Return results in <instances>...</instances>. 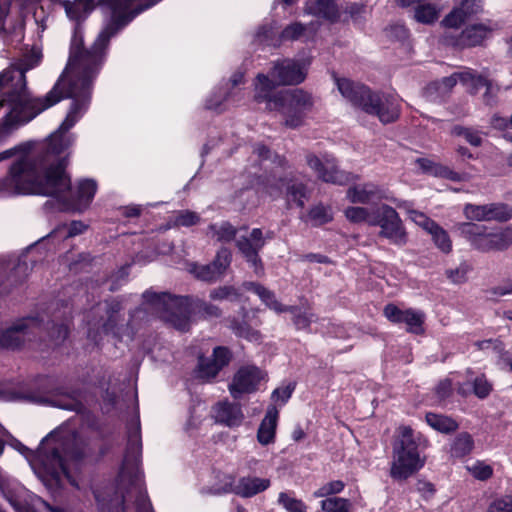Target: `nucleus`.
Masks as SVG:
<instances>
[{"mask_svg":"<svg viewBox=\"0 0 512 512\" xmlns=\"http://www.w3.org/2000/svg\"><path fill=\"white\" fill-rule=\"evenodd\" d=\"M416 164L424 173H428L436 177H442L455 182L463 180L461 174L453 171L448 166L436 163L428 158H418L416 159Z\"/></svg>","mask_w":512,"mask_h":512,"instance_id":"nucleus-26","label":"nucleus"},{"mask_svg":"<svg viewBox=\"0 0 512 512\" xmlns=\"http://www.w3.org/2000/svg\"><path fill=\"white\" fill-rule=\"evenodd\" d=\"M40 326L37 319L26 318L19 320L6 330L0 329V347L17 348L30 333H34Z\"/></svg>","mask_w":512,"mask_h":512,"instance_id":"nucleus-16","label":"nucleus"},{"mask_svg":"<svg viewBox=\"0 0 512 512\" xmlns=\"http://www.w3.org/2000/svg\"><path fill=\"white\" fill-rule=\"evenodd\" d=\"M477 77L483 80L484 83H478L476 81H473L472 83H470L469 92L471 94H475L478 92L480 88L484 87L486 90L483 95V101L486 105H493L495 103L498 88L494 87L492 82L489 81L484 76L477 74Z\"/></svg>","mask_w":512,"mask_h":512,"instance_id":"nucleus-34","label":"nucleus"},{"mask_svg":"<svg viewBox=\"0 0 512 512\" xmlns=\"http://www.w3.org/2000/svg\"><path fill=\"white\" fill-rule=\"evenodd\" d=\"M321 508L324 512H349L350 502L345 498L331 497L321 501Z\"/></svg>","mask_w":512,"mask_h":512,"instance_id":"nucleus-42","label":"nucleus"},{"mask_svg":"<svg viewBox=\"0 0 512 512\" xmlns=\"http://www.w3.org/2000/svg\"><path fill=\"white\" fill-rule=\"evenodd\" d=\"M316 10L318 14L327 19H334L337 16V10L333 0H318Z\"/></svg>","mask_w":512,"mask_h":512,"instance_id":"nucleus-54","label":"nucleus"},{"mask_svg":"<svg viewBox=\"0 0 512 512\" xmlns=\"http://www.w3.org/2000/svg\"><path fill=\"white\" fill-rule=\"evenodd\" d=\"M279 412L274 405L267 408L266 415L260 423L257 438L262 445H268L274 441Z\"/></svg>","mask_w":512,"mask_h":512,"instance_id":"nucleus-24","label":"nucleus"},{"mask_svg":"<svg viewBox=\"0 0 512 512\" xmlns=\"http://www.w3.org/2000/svg\"><path fill=\"white\" fill-rule=\"evenodd\" d=\"M451 135L455 137H462L467 143L474 147H479L483 140L482 133L479 130L462 125L453 126L451 129Z\"/></svg>","mask_w":512,"mask_h":512,"instance_id":"nucleus-33","label":"nucleus"},{"mask_svg":"<svg viewBox=\"0 0 512 512\" xmlns=\"http://www.w3.org/2000/svg\"><path fill=\"white\" fill-rule=\"evenodd\" d=\"M199 221H200V216L197 213H195L193 211H189V210H183V211L178 212L174 216L173 223L175 226H178V227L179 226L190 227V226L198 224Z\"/></svg>","mask_w":512,"mask_h":512,"instance_id":"nucleus-50","label":"nucleus"},{"mask_svg":"<svg viewBox=\"0 0 512 512\" xmlns=\"http://www.w3.org/2000/svg\"><path fill=\"white\" fill-rule=\"evenodd\" d=\"M308 63L294 59L275 61L270 70V76L281 86L298 85L307 76Z\"/></svg>","mask_w":512,"mask_h":512,"instance_id":"nucleus-11","label":"nucleus"},{"mask_svg":"<svg viewBox=\"0 0 512 512\" xmlns=\"http://www.w3.org/2000/svg\"><path fill=\"white\" fill-rule=\"evenodd\" d=\"M212 357V361L215 362V365L212 367L210 374L217 375L224 366L228 365L231 359V354L225 347H216L213 351Z\"/></svg>","mask_w":512,"mask_h":512,"instance_id":"nucleus-43","label":"nucleus"},{"mask_svg":"<svg viewBox=\"0 0 512 512\" xmlns=\"http://www.w3.org/2000/svg\"><path fill=\"white\" fill-rule=\"evenodd\" d=\"M486 512H512V495L496 499Z\"/></svg>","mask_w":512,"mask_h":512,"instance_id":"nucleus-57","label":"nucleus"},{"mask_svg":"<svg viewBox=\"0 0 512 512\" xmlns=\"http://www.w3.org/2000/svg\"><path fill=\"white\" fill-rule=\"evenodd\" d=\"M409 215L410 219L422 229H424L427 233H430V231H432L437 226V223L434 220L420 211L411 210L409 211Z\"/></svg>","mask_w":512,"mask_h":512,"instance_id":"nucleus-51","label":"nucleus"},{"mask_svg":"<svg viewBox=\"0 0 512 512\" xmlns=\"http://www.w3.org/2000/svg\"><path fill=\"white\" fill-rule=\"evenodd\" d=\"M345 216L351 222H367L369 224V220L373 219L374 212L370 213L367 208L364 207H349L345 210Z\"/></svg>","mask_w":512,"mask_h":512,"instance_id":"nucleus-48","label":"nucleus"},{"mask_svg":"<svg viewBox=\"0 0 512 512\" xmlns=\"http://www.w3.org/2000/svg\"><path fill=\"white\" fill-rule=\"evenodd\" d=\"M209 296L212 300L217 301H237L240 297V293L234 286L224 285L212 289Z\"/></svg>","mask_w":512,"mask_h":512,"instance_id":"nucleus-41","label":"nucleus"},{"mask_svg":"<svg viewBox=\"0 0 512 512\" xmlns=\"http://www.w3.org/2000/svg\"><path fill=\"white\" fill-rule=\"evenodd\" d=\"M308 216L315 226L326 224L333 219L331 208L322 204H318L312 207L308 213Z\"/></svg>","mask_w":512,"mask_h":512,"instance_id":"nucleus-38","label":"nucleus"},{"mask_svg":"<svg viewBox=\"0 0 512 512\" xmlns=\"http://www.w3.org/2000/svg\"><path fill=\"white\" fill-rule=\"evenodd\" d=\"M235 245L245 260L253 267L255 274L263 275V264L259 257V252L265 245L262 230L254 228L248 234L239 233Z\"/></svg>","mask_w":512,"mask_h":512,"instance_id":"nucleus-9","label":"nucleus"},{"mask_svg":"<svg viewBox=\"0 0 512 512\" xmlns=\"http://www.w3.org/2000/svg\"><path fill=\"white\" fill-rule=\"evenodd\" d=\"M82 456L80 449L75 446L74 438L59 440L55 435L50 434L42 441L30 463L44 485L54 490L61 486L62 477H66L72 485H76L68 473L67 461H78Z\"/></svg>","mask_w":512,"mask_h":512,"instance_id":"nucleus-2","label":"nucleus"},{"mask_svg":"<svg viewBox=\"0 0 512 512\" xmlns=\"http://www.w3.org/2000/svg\"><path fill=\"white\" fill-rule=\"evenodd\" d=\"M414 17L418 22L430 24L437 19V11L431 4L419 5Z\"/></svg>","mask_w":512,"mask_h":512,"instance_id":"nucleus-47","label":"nucleus"},{"mask_svg":"<svg viewBox=\"0 0 512 512\" xmlns=\"http://www.w3.org/2000/svg\"><path fill=\"white\" fill-rule=\"evenodd\" d=\"M491 293L495 296H506V295H511L512 294V283H511V280L502 284V285H499V286H496L494 288L491 289Z\"/></svg>","mask_w":512,"mask_h":512,"instance_id":"nucleus-64","label":"nucleus"},{"mask_svg":"<svg viewBox=\"0 0 512 512\" xmlns=\"http://www.w3.org/2000/svg\"><path fill=\"white\" fill-rule=\"evenodd\" d=\"M425 418L430 427L442 433H450L458 428L456 421L448 416L429 412Z\"/></svg>","mask_w":512,"mask_h":512,"instance_id":"nucleus-31","label":"nucleus"},{"mask_svg":"<svg viewBox=\"0 0 512 512\" xmlns=\"http://www.w3.org/2000/svg\"><path fill=\"white\" fill-rule=\"evenodd\" d=\"M29 273V266L26 262H18L9 276L10 281L22 283Z\"/></svg>","mask_w":512,"mask_h":512,"instance_id":"nucleus-59","label":"nucleus"},{"mask_svg":"<svg viewBox=\"0 0 512 512\" xmlns=\"http://www.w3.org/2000/svg\"><path fill=\"white\" fill-rule=\"evenodd\" d=\"M344 486L345 484L340 480L331 481L316 490L314 492V497L321 498L340 493L344 489Z\"/></svg>","mask_w":512,"mask_h":512,"instance_id":"nucleus-52","label":"nucleus"},{"mask_svg":"<svg viewBox=\"0 0 512 512\" xmlns=\"http://www.w3.org/2000/svg\"><path fill=\"white\" fill-rule=\"evenodd\" d=\"M473 439L468 433H460L451 443L450 453L454 457H464L473 449Z\"/></svg>","mask_w":512,"mask_h":512,"instance_id":"nucleus-32","label":"nucleus"},{"mask_svg":"<svg viewBox=\"0 0 512 512\" xmlns=\"http://www.w3.org/2000/svg\"><path fill=\"white\" fill-rule=\"evenodd\" d=\"M107 313L109 314V318L107 323L104 325L105 330H112L114 323H115V317L114 315L117 314L121 310V305L118 301H112L111 303L107 304Z\"/></svg>","mask_w":512,"mask_h":512,"instance_id":"nucleus-62","label":"nucleus"},{"mask_svg":"<svg viewBox=\"0 0 512 512\" xmlns=\"http://www.w3.org/2000/svg\"><path fill=\"white\" fill-rule=\"evenodd\" d=\"M492 390V385L484 377H477L473 384V391L479 398H486Z\"/></svg>","mask_w":512,"mask_h":512,"instance_id":"nucleus-58","label":"nucleus"},{"mask_svg":"<svg viewBox=\"0 0 512 512\" xmlns=\"http://www.w3.org/2000/svg\"><path fill=\"white\" fill-rule=\"evenodd\" d=\"M512 244V229L505 228L491 231L492 250H504Z\"/></svg>","mask_w":512,"mask_h":512,"instance_id":"nucleus-37","label":"nucleus"},{"mask_svg":"<svg viewBox=\"0 0 512 512\" xmlns=\"http://www.w3.org/2000/svg\"><path fill=\"white\" fill-rule=\"evenodd\" d=\"M233 330L237 336L249 341H259L261 338L260 333L257 330L252 329L247 324H238L233 328Z\"/></svg>","mask_w":512,"mask_h":512,"instance_id":"nucleus-56","label":"nucleus"},{"mask_svg":"<svg viewBox=\"0 0 512 512\" xmlns=\"http://www.w3.org/2000/svg\"><path fill=\"white\" fill-rule=\"evenodd\" d=\"M246 228H236L227 221L210 224L207 228V236L221 243L236 241L237 235Z\"/></svg>","mask_w":512,"mask_h":512,"instance_id":"nucleus-27","label":"nucleus"},{"mask_svg":"<svg viewBox=\"0 0 512 512\" xmlns=\"http://www.w3.org/2000/svg\"><path fill=\"white\" fill-rule=\"evenodd\" d=\"M460 235L467 240L470 245L479 251L489 252L491 248V231L484 225L471 222H465L458 225Z\"/></svg>","mask_w":512,"mask_h":512,"instance_id":"nucleus-19","label":"nucleus"},{"mask_svg":"<svg viewBox=\"0 0 512 512\" xmlns=\"http://www.w3.org/2000/svg\"><path fill=\"white\" fill-rule=\"evenodd\" d=\"M341 95L355 108L376 116L383 124L396 121L400 116L399 100L392 95L373 92L369 87L347 78L335 77Z\"/></svg>","mask_w":512,"mask_h":512,"instance_id":"nucleus-3","label":"nucleus"},{"mask_svg":"<svg viewBox=\"0 0 512 512\" xmlns=\"http://www.w3.org/2000/svg\"><path fill=\"white\" fill-rule=\"evenodd\" d=\"M231 260V251L223 247L217 252L215 259L210 264L212 265L216 273H218V275L221 277L224 275L225 271L230 266Z\"/></svg>","mask_w":512,"mask_h":512,"instance_id":"nucleus-40","label":"nucleus"},{"mask_svg":"<svg viewBox=\"0 0 512 512\" xmlns=\"http://www.w3.org/2000/svg\"><path fill=\"white\" fill-rule=\"evenodd\" d=\"M146 310L155 313L163 321L179 331L190 327V310L187 298L172 296L168 293L146 291L143 294Z\"/></svg>","mask_w":512,"mask_h":512,"instance_id":"nucleus-4","label":"nucleus"},{"mask_svg":"<svg viewBox=\"0 0 512 512\" xmlns=\"http://www.w3.org/2000/svg\"><path fill=\"white\" fill-rule=\"evenodd\" d=\"M465 217L469 220L488 221L487 204L474 205L466 204L463 209Z\"/></svg>","mask_w":512,"mask_h":512,"instance_id":"nucleus-46","label":"nucleus"},{"mask_svg":"<svg viewBox=\"0 0 512 512\" xmlns=\"http://www.w3.org/2000/svg\"><path fill=\"white\" fill-rule=\"evenodd\" d=\"M384 316L392 323L405 324L409 333L420 335L424 333L425 313L412 308L401 309L389 303L383 309Z\"/></svg>","mask_w":512,"mask_h":512,"instance_id":"nucleus-14","label":"nucleus"},{"mask_svg":"<svg viewBox=\"0 0 512 512\" xmlns=\"http://www.w3.org/2000/svg\"><path fill=\"white\" fill-rule=\"evenodd\" d=\"M469 472L478 480H487L493 474V469L490 465H487L482 462H477L472 466L468 467Z\"/></svg>","mask_w":512,"mask_h":512,"instance_id":"nucleus-53","label":"nucleus"},{"mask_svg":"<svg viewBox=\"0 0 512 512\" xmlns=\"http://www.w3.org/2000/svg\"><path fill=\"white\" fill-rule=\"evenodd\" d=\"M270 486V480L258 477H242L236 485L226 484L216 494L234 493L243 498H250L265 491Z\"/></svg>","mask_w":512,"mask_h":512,"instance_id":"nucleus-20","label":"nucleus"},{"mask_svg":"<svg viewBox=\"0 0 512 512\" xmlns=\"http://www.w3.org/2000/svg\"><path fill=\"white\" fill-rule=\"evenodd\" d=\"M436 393L441 399L450 396L452 393L451 381L449 379L441 381L436 387Z\"/></svg>","mask_w":512,"mask_h":512,"instance_id":"nucleus-63","label":"nucleus"},{"mask_svg":"<svg viewBox=\"0 0 512 512\" xmlns=\"http://www.w3.org/2000/svg\"><path fill=\"white\" fill-rule=\"evenodd\" d=\"M369 225L381 228L379 235L391 243L403 246L407 242V234L397 211L389 205H382L374 211Z\"/></svg>","mask_w":512,"mask_h":512,"instance_id":"nucleus-8","label":"nucleus"},{"mask_svg":"<svg viewBox=\"0 0 512 512\" xmlns=\"http://www.w3.org/2000/svg\"><path fill=\"white\" fill-rule=\"evenodd\" d=\"M393 462L390 475L393 479L406 480L424 465L418 452V442L408 426L399 428V437L393 448Z\"/></svg>","mask_w":512,"mask_h":512,"instance_id":"nucleus-5","label":"nucleus"},{"mask_svg":"<svg viewBox=\"0 0 512 512\" xmlns=\"http://www.w3.org/2000/svg\"><path fill=\"white\" fill-rule=\"evenodd\" d=\"M278 502L281 504L288 512H306L307 506L305 503L294 497H291L289 494L285 492H281L278 497Z\"/></svg>","mask_w":512,"mask_h":512,"instance_id":"nucleus-44","label":"nucleus"},{"mask_svg":"<svg viewBox=\"0 0 512 512\" xmlns=\"http://www.w3.org/2000/svg\"><path fill=\"white\" fill-rule=\"evenodd\" d=\"M311 28V26H305L300 22H294L288 26H286L281 34L280 38L283 41H294L300 39V37L304 34V32Z\"/></svg>","mask_w":512,"mask_h":512,"instance_id":"nucleus-45","label":"nucleus"},{"mask_svg":"<svg viewBox=\"0 0 512 512\" xmlns=\"http://www.w3.org/2000/svg\"><path fill=\"white\" fill-rule=\"evenodd\" d=\"M141 435H140V427H134L128 435V444L126 449V454L124 458V466L121 472V478H125L126 470L130 464H137L140 456H141Z\"/></svg>","mask_w":512,"mask_h":512,"instance_id":"nucleus-25","label":"nucleus"},{"mask_svg":"<svg viewBox=\"0 0 512 512\" xmlns=\"http://www.w3.org/2000/svg\"><path fill=\"white\" fill-rule=\"evenodd\" d=\"M214 365H215V362H213L212 360L200 358L199 359V370H198L199 377L203 378V379H207V380L214 378L216 375L210 374L212 367Z\"/></svg>","mask_w":512,"mask_h":512,"instance_id":"nucleus-61","label":"nucleus"},{"mask_svg":"<svg viewBox=\"0 0 512 512\" xmlns=\"http://www.w3.org/2000/svg\"><path fill=\"white\" fill-rule=\"evenodd\" d=\"M196 308L198 313H200L205 318H218L222 314L218 306L205 301H198Z\"/></svg>","mask_w":512,"mask_h":512,"instance_id":"nucleus-55","label":"nucleus"},{"mask_svg":"<svg viewBox=\"0 0 512 512\" xmlns=\"http://www.w3.org/2000/svg\"><path fill=\"white\" fill-rule=\"evenodd\" d=\"M189 272L197 279L205 282H215L220 278L211 264L199 265L192 263L189 265Z\"/></svg>","mask_w":512,"mask_h":512,"instance_id":"nucleus-35","label":"nucleus"},{"mask_svg":"<svg viewBox=\"0 0 512 512\" xmlns=\"http://www.w3.org/2000/svg\"><path fill=\"white\" fill-rule=\"evenodd\" d=\"M264 377L265 373L257 366L246 365L239 368L229 385L232 397L237 399L244 393L254 392Z\"/></svg>","mask_w":512,"mask_h":512,"instance_id":"nucleus-15","label":"nucleus"},{"mask_svg":"<svg viewBox=\"0 0 512 512\" xmlns=\"http://www.w3.org/2000/svg\"><path fill=\"white\" fill-rule=\"evenodd\" d=\"M458 81L465 85L468 90L470 87V83H472L473 81H476L478 83H484L483 80L477 77V73H475L472 70H467L463 72L454 73L448 77L442 78L440 81L431 83L426 88V93L431 95L432 93L436 92L440 96H445L457 84Z\"/></svg>","mask_w":512,"mask_h":512,"instance_id":"nucleus-22","label":"nucleus"},{"mask_svg":"<svg viewBox=\"0 0 512 512\" xmlns=\"http://www.w3.org/2000/svg\"><path fill=\"white\" fill-rule=\"evenodd\" d=\"M284 312L292 314V322L297 330L309 329L312 322L316 320V316L311 311H303L299 306H287Z\"/></svg>","mask_w":512,"mask_h":512,"instance_id":"nucleus-30","label":"nucleus"},{"mask_svg":"<svg viewBox=\"0 0 512 512\" xmlns=\"http://www.w3.org/2000/svg\"><path fill=\"white\" fill-rule=\"evenodd\" d=\"M306 162L318 178L324 182L344 185L352 179L351 174L338 168L335 159L330 155L319 158L314 154H308Z\"/></svg>","mask_w":512,"mask_h":512,"instance_id":"nucleus-12","label":"nucleus"},{"mask_svg":"<svg viewBox=\"0 0 512 512\" xmlns=\"http://www.w3.org/2000/svg\"><path fill=\"white\" fill-rule=\"evenodd\" d=\"M434 244L444 253L452 250V242L446 230L437 224V226L429 233Z\"/></svg>","mask_w":512,"mask_h":512,"instance_id":"nucleus-39","label":"nucleus"},{"mask_svg":"<svg viewBox=\"0 0 512 512\" xmlns=\"http://www.w3.org/2000/svg\"><path fill=\"white\" fill-rule=\"evenodd\" d=\"M295 383H289L284 387H280L275 389L272 392V399L274 401H281L282 403H286L291 397L293 391L295 390Z\"/></svg>","mask_w":512,"mask_h":512,"instance_id":"nucleus-60","label":"nucleus"},{"mask_svg":"<svg viewBox=\"0 0 512 512\" xmlns=\"http://www.w3.org/2000/svg\"><path fill=\"white\" fill-rule=\"evenodd\" d=\"M71 128L72 127L67 128V130H65V132H64L65 136L71 139V144L63 152V155L65 156L64 171H66V167L68 165V157L70 155V148L73 145L74 140H75L74 136L69 133V130ZM65 174L67 175L68 178H70V176L67 174V172H65ZM69 182L71 183V179H69ZM96 190H97V185H96L95 181L82 180L78 184L75 198L73 197L72 192H71V184L69 185V189L67 190V192H65L63 197H57V196H54V197L57 198L59 201L63 202L64 204H70L72 201H75L76 208L79 211H82L90 205L91 201L94 198Z\"/></svg>","mask_w":512,"mask_h":512,"instance_id":"nucleus-10","label":"nucleus"},{"mask_svg":"<svg viewBox=\"0 0 512 512\" xmlns=\"http://www.w3.org/2000/svg\"><path fill=\"white\" fill-rule=\"evenodd\" d=\"M277 86L280 85L277 84V81L274 78L269 75L259 73L254 81V100L257 103H265V109L268 111L276 110L279 102L277 101L279 92L275 93L274 90Z\"/></svg>","mask_w":512,"mask_h":512,"instance_id":"nucleus-18","label":"nucleus"},{"mask_svg":"<svg viewBox=\"0 0 512 512\" xmlns=\"http://www.w3.org/2000/svg\"><path fill=\"white\" fill-rule=\"evenodd\" d=\"M488 221H508L512 218V207L504 203L487 204Z\"/></svg>","mask_w":512,"mask_h":512,"instance_id":"nucleus-36","label":"nucleus"},{"mask_svg":"<svg viewBox=\"0 0 512 512\" xmlns=\"http://www.w3.org/2000/svg\"><path fill=\"white\" fill-rule=\"evenodd\" d=\"M277 109L285 118L284 125L297 128L303 124L304 117L314 105L312 95L302 89L280 91Z\"/></svg>","mask_w":512,"mask_h":512,"instance_id":"nucleus-7","label":"nucleus"},{"mask_svg":"<svg viewBox=\"0 0 512 512\" xmlns=\"http://www.w3.org/2000/svg\"><path fill=\"white\" fill-rule=\"evenodd\" d=\"M484 11V0H457L455 6L449 14L445 16L442 23L448 28H458L467 19L478 15Z\"/></svg>","mask_w":512,"mask_h":512,"instance_id":"nucleus-17","label":"nucleus"},{"mask_svg":"<svg viewBox=\"0 0 512 512\" xmlns=\"http://www.w3.org/2000/svg\"><path fill=\"white\" fill-rule=\"evenodd\" d=\"M243 288L255 293L261 301L276 313H283L287 306L281 304L273 291L256 282H244Z\"/></svg>","mask_w":512,"mask_h":512,"instance_id":"nucleus-28","label":"nucleus"},{"mask_svg":"<svg viewBox=\"0 0 512 512\" xmlns=\"http://www.w3.org/2000/svg\"><path fill=\"white\" fill-rule=\"evenodd\" d=\"M263 185L265 193L271 198L283 197L287 208L293 206L304 208L306 201L310 198L307 185L292 173L282 175L275 171L266 177Z\"/></svg>","mask_w":512,"mask_h":512,"instance_id":"nucleus-6","label":"nucleus"},{"mask_svg":"<svg viewBox=\"0 0 512 512\" xmlns=\"http://www.w3.org/2000/svg\"><path fill=\"white\" fill-rule=\"evenodd\" d=\"M493 28L491 22L474 23L468 25L460 33H446L444 36L445 42L449 45L459 48L476 47L483 44V42L491 35Z\"/></svg>","mask_w":512,"mask_h":512,"instance_id":"nucleus-13","label":"nucleus"},{"mask_svg":"<svg viewBox=\"0 0 512 512\" xmlns=\"http://www.w3.org/2000/svg\"><path fill=\"white\" fill-rule=\"evenodd\" d=\"M470 266L466 263H460L456 268L447 269L445 274L447 278L454 284H461L467 280V274Z\"/></svg>","mask_w":512,"mask_h":512,"instance_id":"nucleus-49","label":"nucleus"},{"mask_svg":"<svg viewBox=\"0 0 512 512\" xmlns=\"http://www.w3.org/2000/svg\"><path fill=\"white\" fill-rule=\"evenodd\" d=\"M131 490L128 493H135V505L137 512H153L151 503L147 497L146 491L142 487L141 475L137 471L131 482Z\"/></svg>","mask_w":512,"mask_h":512,"instance_id":"nucleus-29","label":"nucleus"},{"mask_svg":"<svg viewBox=\"0 0 512 512\" xmlns=\"http://www.w3.org/2000/svg\"><path fill=\"white\" fill-rule=\"evenodd\" d=\"M213 416L216 422L228 427L239 426L244 419L241 406L228 401H221L215 404L213 406Z\"/></svg>","mask_w":512,"mask_h":512,"instance_id":"nucleus-23","label":"nucleus"},{"mask_svg":"<svg viewBox=\"0 0 512 512\" xmlns=\"http://www.w3.org/2000/svg\"><path fill=\"white\" fill-rule=\"evenodd\" d=\"M159 1L100 0L110 8V21L89 49L75 29L67 65L44 97H33L27 89L25 73L31 66L12 65L0 73V107H9L0 125V196H64L70 182L63 152L71 144L64 132L88 107L111 37Z\"/></svg>","mask_w":512,"mask_h":512,"instance_id":"nucleus-1","label":"nucleus"},{"mask_svg":"<svg viewBox=\"0 0 512 512\" xmlns=\"http://www.w3.org/2000/svg\"><path fill=\"white\" fill-rule=\"evenodd\" d=\"M347 198L352 203L361 204L376 203L382 200L396 203V199L390 196L386 190L372 183L350 187L347 190Z\"/></svg>","mask_w":512,"mask_h":512,"instance_id":"nucleus-21","label":"nucleus"}]
</instances>
